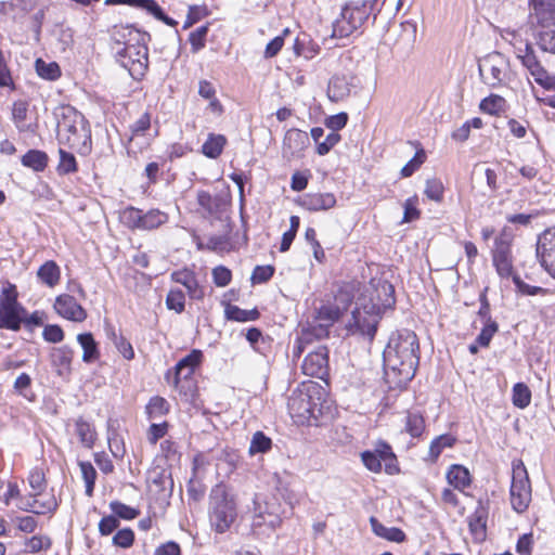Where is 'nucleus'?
Segmentation results:
<instances>
[{
	"label": "nucleus",
	"mask_w": 555,
	"mask_h": 555,
	"mask_svg": "<svg viewBox=\"0 0 555 555\" xmlns=\"http://www.w3.org/2000/svg\"><path fill=\"white\" fill-rule=\"evenodd\" d=\"M455 438L452 435L444 434L434 439L429 447V455L433 460H437L444 448L454 444Z\"/></svg>",
	"instance_id": "obj_47"
},
{
	"label": "nucleus",
	"mask_w": 555,
	"mask_h": 555,
	"mask_svg": "<svg viewBox=\"0 0 555 555\" xmlns=\"http://www.w3.org/2000/svg\"><path fill=\"white\" fill-rule=\"evenodd\" d=\"M260 313L257 309L244 310L234 305H228L225 308V317L228 320L237 322L255 321Z\"/></svg>",
	"instance_id": "obj_41"
},
{
	"label": "nucleus",
	"mask_w": 555,
	"mask_h": 555,
	"mask_svg": "<svg viewBox=\"0 0 555 555\" xmlns=\"http://www.w3.org/2000/svg\"><path fill=\"white\" fill-rule=\"evenodd\" d=\"M59 155H60V162H59V165L56 168L59 175L66 176L69 173H74L78 170L77 162H76L74 154H72L63 149H60Z\"/></svg>",
	"instance_id": "obj_44"
},
{
	"label": "nucleus",
	"mask_w": 555,
	"mask_h": 555,
	"mask_svg": "<svg viewBox=\"0 0 555 555\" xmlns=\"http://www.w3.org/2000/svg\"><path fill=\"white\" fill-rule=\"evenodd\" d=\"M516 56L521 60L522 65L530 70L539 85L546 89L555 88V78L548 76L547 72L541 66L531 44L528 46V51L518 53Z\"/></svg>",
	"instance_id": "obj_19"
},
{
	"label": "nucleus",
	"mask_w": 555,
	"mask_h": 555,
	"mask_svg": "<svg viewBox=\"0 0 555 555\" xmlns=\"http://www.w3.org/2000/svg\"><path fill=\"white\" fill-rule=\"evenodd\" d=\"M47 153L39 150H29L23 157L22 164L25 167L31 168L33 170L40 172L48 166Z\"/></svg>",
	"instance_id": "obj_35"
},
{
	"label": "nucleus",
	"mask_w": 555,
	"mask_h": 555,
	"mask_svg": "<svg viewBox=\"0 0 555 555\" xmlns=\"http://www.w3.org/2000/svg\"><path fill=\"white\" fill-rule=\"evenodd\" d=\"M38 279L48 285L49 287H54L61 278L60 267L55 261L49 260L46 261L37 271Z\"/></svg>",
	"instance_id": "obj_33"
},
{
	"label": "nucleus",
	"mask_w": 555,
	"mask_h": 555,
	"mask_svg": "<svg viewBox=\"0 0 555 555\" xmlns=\"http://www.w3.org/2000/svg\"><path fill=\"white\" fill-rule=\"evenodd\" d=\"M405 430L413 437L418 438L425 430V420L420 412H408Z\"/></svg>",
	"instance_id": "obj_43"
},
{
	"label": "nucleus",
	"mask_w": 555,
	"mask_h": 555,
	"mask_svg": "<svg viewBox=\"0 0 555 555\" xmlns=\"http://www.w3.org/2000/svg\"><path fill=\"white\" fill-rule=\"evenodd\" d=\"M372 531L379 538L386 539L391 542L401 543L405 541V533L397 527H386L379 522L375 517L370 518Z\"/></svg>",
	"instance_id": "obj_29"
},
{
	"label": "nucleus",
	"mask_w": 555,
	"mask_h": 555,
	"mask_svg": "<svg viewBox=\"0 0 555 555\" xmlns=\"http://www.w3.org/2000/svg\"><path fill=\"white\" fill-rule=\"evenodd\" d=\"M79 467L86 483V494L91 496L94 490L96 470L90 462H79Z\"/></svg>",
	"instance_id": "obj_49"
},
{
	"label": "nucleus",
	"mask_w": 555,
	"mask_h": 555,
	"mask_svg": "<svg viewBox=\"0 0 555 555\" xmlns=\"http://www.w3.org/2000/svg\"><path fill=\"white\" fill-rule=\"evenodd\" d=\"M363 297H366V308L380 315L396 302L395 287L388 281L380 279H373L370 282V287Z\"/></svg>",
	"instance_id": "obj_12"
},
{
	"label": "nucleus",
	"mask_w": 555,
	"mask_h": 555,
	"mask_svg": "<svg viewBox=\"0 0 555 555\" xmlns=\"http://www.w3.org/2000/svg\"><path fill=\"white\" fill-rule=\"evenodd\" d=\"M166 306L169 310L181 313L185 308V295L181 289H170L166 297Z\"/></svg>",
	"instance_id": "obj_51"
},
{
	"label": "nucleus",
	"mask_w": 555,
	"mask_h": 555,
	"mask_svg": "<svg viewBox=\"0 0 555 555\" xmlns=\"http://www.w3.org/2000/svg\"><path fill=\"white\" fill-rule=\"evenodd\" d=\"M478 69L483 82L494 88L506 80L509 64L502 53L493 52L480 60Z\"/></svg>",
	"instance_id": "obj_11"
},
{
	"label": "nucleus",
	"mask_w": 555,
	"mask_h": 555,
	"mask_svg": "<svg viewBox=\"0 0 555 555\" xmlns=\"http://www.w3.org/2000/svg\"><path fill=\"white\" fill-rule=\"evenodd\" d=\"M321 395L322 388L313 382L302 383L292 391L287 409L295 423L311 425L312 422L318 421V414L321 413Z\"/></svg>",
	"instance_id": "obj_3"
},
{
	"label": "nucleus",
	"mask_w": 555,
	"mask_h": 555,
	"mask_svg": "<svg viewBox=\"0 0 555 555\" xmlns=\"http://www.w3.org/2000/svg\"><path fill=\"white\" fill-rule=\"evenodd\" d=\"M208 24L198 27L194 31H192L189 36V41L191 43V51L193 53H197L205 47L206 36L208 34Z\"/></svg>",
	"instance_id": "obj_56"
},
{
	"label": "nucleus",
	"mask_w": 555,
	"mask_h": 555,
	"mask_svg": "<svg viewBox=\"0 0 555 555\" xmlns=\"http://www.w3.org/2000/svg\"><path fill=\"white\" fill-rule=\"evenodd\" d=\"M373 452H376V455L382 460L385 466V472L389 475H393L399 473V467L397 464V457L392 452L391 447L384 442L379 441L376 444V448Z\"/></svg>",
	"instance_id": "obj_32"
},
{
	"label": "nucleus",
	"mask_w": 555,
	"mask_h": 555,
	"mask_svg": "<svg viewBox=\"0 0 555 555\" xmlns=\"http://www.w3.org/2000/svg\"><path fill=\"white\" fill-rule=\"evenodd\" d=\"M357 78L353 76H334L327 87V95L331 101L338 102L348 98L357 88Z\"/></svg>",
	"instance_id": "obj_23"
},
{
	"label": "nucleus",
	"mask_w": 555,
	"mask_h": 555,
	"mask_svg": "<svg viewBox=\"0 0 555 555\" xmlns=\"http://www.w3.org/2000/svg\"><path fill=\"white\" fill-rule=\"evenodd\" d=\"M310 145V139L306 131L293 128L286 131L282 153L283 157L291 160L295 157H300L302 152Z\"/></svg>",
	"instance_id": "obj_18"
},
{
	"label": "nucleus",
	"mask_w": 555,
	"mask_h": 555,
	"mask_svg": "<svg viewBox=\"0 0 555 555\" xmlns=\"http://www.w3.org/2000/svg\"><path fill=\"white\" fill-rule=\"evenodd\" d=\"M501 36L503 40L513 47L516 55L518 53H522L524 51H528V46L530 43L527 39L522 38L519 30L506 28L502 31Z\"/></svg>",
	"instance_id": "obj_40"
},
{
	"label": "nucleus",
	"mask_w": 555,
	"mask_h": 555,
	"mask_svg": "<svg viewBox=\"0 0 555 555\" xmlns=\"http://www.w3.org/2000/svg\"><path fill=\"white\" fill-rule=\"evenodd\" d=\"M208 14L206 7L190 5L183 28H189Z\"/></svg>",
	"instance_id": "obj_61"
},
{
	"label": "nucleus",
	"mask_w": 555,
	"mask_h": 555,
	"mask_svg": "<svg viewBox=\"0 0 555 555\" xmlns=\"http://www.w3.org/2000/svg\"><path fill=\"white\" fill-rule=\"evenodd\" d=\"M0 328L18 331L26 309L17 301V292L14 285L9 284L1 292Z\"/></svg>",
	"instance_id": "obj_9"
},
{
	"label": "nucleus",
	"mask_w": 555,
	"mask_h": 555,
	"mask_svg": "<svg viewBox=\"0 0 555 555\" xmlns=\"http://www.w3.org/2000/svg\"><path fill=\"white\" fill-rule=\"evenodd\" d=\"M341 137L338 132L331 131L326 138L319 143L317 146V153L320 156H324L330 153V151L340 141Z\"/></svg>",
	"instance_id": "obj_64"
},
{
	"label": "nucleus",
	"mask_w": 555,
	"mask_h": 555,
	"mask_svg": "<svg viewBox=\"0 0 555 555\" xmlns=\"http://www.w3.org/2000/svg\"><path fill=\"white\" fill-rule=\"evenodd\" d=\"M54 309L61 317L74 322H82L87 318L86 310L68 294L56 297Z\"/></svg>",
	"instance_id": "obj_20"
},
{
	"label": "nucleus",
	"mask_w": 555,
	"mask_h": 555,
	"mask_svg": "<svg viewBox=\"0 0 555 555\" xmlns=\"http://www.w3.org/2000/svg\"><path fill=\"white\" fill-rule=\"evenodd\" d=\"M134 30L131 27H115L113 33L117 44L124 43V47L116 50L117 62L129 70L131 76L141 75L147 66V48L144 44L128 43L127 36H131ZM140 36L139 31H135Z\"/></svg>",
	"instance_id": "obj_5"
},
{
	"label": "nucleus",
	"mask_w": 555,
	"mask_h": 555,
	"mask_svg": "<svg viewBox=\"0 0 555 555\" xmlns=\"http://www.w3.org/2000/svg\"><path fill=\"white\" fill-rule=\"evenodd\" d=\"M77 341L82 348V361L93 363L100 358V350L91 333H82L77 336Z\"/></svg>",
	"instance_id": "obj_31"
},
{
	"label": "nucleus",
	"mask_w": 555,
	"mask_h": 555,
	"mask_svg": "<svg viewBox=\"0 0 555 555\" xmlns=\"http://www.w3.org/2000/svg\"><path fill=\"white\" fill-rule=\"evenodd\" d=\"M359 305L352 311V319L347 328L351 334H360L372 340L382 315L366 308V297H362Z\"/></svg>",
	"instance_id": "obj_13"
},
{
	"label": "nucleus",
	"mask_w": 555,
	"mask_h": 555,
	"mask_svg": "<svg viewBox=\"0 0 555 555\" xmlns=\"http://www.w3.org/2000/svg\"><path fill=\"white\" fill-rule=\"evenodd\" d=\"M47 500L48 501L44 502L38 501L33 499L31 494L28 493L27 495L20 498L17 507L21 511L34 513L36 515L53 514L59 507V502L54 494L47 496Z\"/></svg>",
	"instance_id": "obj_22"
},
{
	"label": "nucleus",
	"mask_w": 555,
	"mask_h": 555,
	"mask_svg": "<svg viewBox=\"0 0 555 555\" xmlns=\"http://www.w3.org/2000/svg\"><path fill=\"white\" fill-rule=\"evenodd\" d=\"M73 358L74 350L67 345L52 349L50 361L59 376L67 378L70 375Z\"/></svg>",
	"instance_id": "obj_25"
},
{
	"label": "nucleus",
	"mask_w": 555,
	"mask_h": 555,
	"mask_svg": "<svg viewBox=\"0 0 555 555\" xmlns=\"http://www.w3.org/2000/svg\"><path fill=\"white\" fill-rule=\"evenodd\" d=\"M511 504L515 512L524 513L531 502V485L522 462L513 466Z\"/></svg>",
	"instance_id": "obj_10"
},
{
	"label": "nucleus",
	"mask_w": 555,
	"mask_h": 555,
	"mask_svg": "<svg viewBox=\"0 0 555 555\" xmlns=\"http://www.w3.org/2000/svg\"><path fill=\"white\" fill-rule=\"evenodd\" d=\"M120 221L130 230L152 231L168 221V215L159 209L143 211L133 206H128L120 211Z\"/></svg>",
	"instance_id": "obj_8"
},
{
	"label": "nucleus",
	"mask_w": 555,
	"mask_h": 555,
	"mask_svg": "<svg viewBox=\"0 0 555 555\" xmlns=\"http://www.w3.org/2000/svg\"><path fill=\"white\" fill-rule=\"evenodd\" d=\"M426 160V153L423 149L416 151L414 157L409 160L401 169L403 178L411 177Z\"/></svg>",
	"instance_id": "obj_55"
},
{
	"label": "nucleus",
	"mask_w": 555,
	"mask_h": 555,
	"mask_svg": "<svg viewBox=\"0 0 555 555\" xmlns=\"http://www.w3.org/2000/svg\"><path fill=\"white\" fill-rule=\"evenodd\" d=\"M203 353L201 350L197 349L192 350L188 356L182 358L176 364V383L178 382L180 376H183L184 378L191 376L195 367L201 363Z\"/></svg>",
	"instance_id": "obj_28"
},
{
	"label": "nucleus",
	"mask_w": 555,
	"mask_h": 555,
	"mask_svg": "<svg viewBox=\"0 0 555 555\" xmlns=\"http://www.w3.org/2000/svg\"><path fill=\"white\" fill-rule=\"evenodd\" d=\"M294 51L296 55H302L305 59H312L319 52V46L313 43L309 36L304 34L295 39Z\"/></svg>",
	"instance_id": "obj_39"
},
{
	"label": "nucleus",
	"mask_w": 555,
	"mask_h": 555,
	"mask_svg": "<svg viewBox=\"0 0 555 555\" xmlns=\"http://www.w3.org/2000/svg\"><path fill=\"white\" fill-rule=\"evenodd\" d=\"M272 447V440L267 437L262 431H257L254 434L250 446H249V454L254 455L256 453H266Z\"/></svg>",
	"instance_id": "obj_48"
},
{
	"label": "nucleus",
	"mask_w": 555,
	"mask_h": 555,
	"mask_svg": "<svg viewBox=\"0 0 555 555\" xmlns=\"http://www.w3.org/2000/svg\"><path fill=\"white\" fill-rule=\"evenodd\" d=\"M498 328L499 326L496 322L485 323L481 332L476 338L477 344L481 347H488L493 335L498 332Z\"/></svg>",
	"instance_id": "obj_60"
},
{
	"label": "nucleus",
	"mask_w": 555,
	"mask_h": 555,
	"mask_svg": "<svg viewBox=\"0 0 555 555\" xmlns=\"http://www.w3.org/2000/svg\"><path fill=\"white\" fill-rule=\"evenodd\" d=\"M151 485L155 486L158 491L165 492L166 490L171 491L173 481L171 479L170 474L167 472V469L162 467L153 468L149 473L147 477Z\"/></svg>",
	"instance_id": "obj_36"
},
{
	"label": "nucleus",
	"mask_w": 555,
	"mask_h": 555,
	"mask_svg": "<svg viewBox=\"0 0 555 555\" xmlns=\"http://www.w3.org/2000/svg\"><path fill=\"white\" fill-rule=\"evenodd\" d=\"M171 280L186 288L191 299L202 300L205 297L204 287L199 285L195 273L189 269L177 270L171 273Z\"/></svg>",
	"instance_id": "obj_24"
},
{
	"label": "nucleus",
	"mask_w": 555,
	"mask_h": 555,
	"mask_svg": "<svg viewBox=\"0 0 555 555\" xmlns=\"http://www.w3.org/2000/svg\"><path fill=\"white\" fill-rule=\"evenodd\" d=\"M232 279L231 270L224 266H218L212 269V280L216 286L225 287Z\"/></svg>",
	"instance_id": "obj_63"
},
{
	"label": "nucleus",
	"mask_w": 555,
	"mask_h": 555,
	"mask_svg": "<svg viewBox=\"0 0 555 555\" xmlns=\"http://www.w3.org/2000/svg\"><path fill=\"white\" fill-rule=\"evenodd\" d=\"M492 261L501 278L513 276L514 267L511 243L503 237L495 238L494 248L492 250Z\"/></svg>",
	"instance_id": "obj_17"
},
{
	"label": "nucleus",
	"mask_w": 555,
	"mask_h": 555,
	"mask_svg": "<svg viewBox=\"0 0 555 555\" xmlns=\"http://www.w3.org/2000/svg\"><path fill=\"white\" fill-rule=\"evenodd\" d=\"M35 65L36 72L41 78L55 80L61 75L60 66L55 62L46 63L41 59H38Z\"/></svg>",
	"instance_id": "obj_46"
},
{
	"label": "nucleus",
	"mask_w": 555,
	"mask_h": 555,
	"mask_svg": "<svg viewBox=\"0 0 555 555\" xmlns=\"http://www.w3.org/2000/svg\"><path fill=\"white\" fill-rule=\"evenodd\" d=\"M227 144V138L223 134L209 133L207 140L202 145V152L209 158H217Z\"/></svg>",
	"instance_id": "obj_34"
},
{
	"label": "nucleus",
	"mask_w": 555,
	"mask_h": 555,
	"mask_svg": "<svg viewBox=\"0 0 555 555\" xmlns=\"http://www.w3.org/2000/svg\"><path fill=\"white\" fill-rule=\"evenodd\" d=\"M448 482L454 487V489L463 491L472 483L469 470L462 465H452L447 473Z\"/></svg>",
	"instance_id": "obj_30"
},
{
	"label": "nucleus",
	"mask_w": 555,
	"mask_h": 555,
	"mask_svg": "<svg viewBox=\"0 0 555 555\" xmlns=\"http://www.w3.org/2000/svg\"><path fill=\"white\" fill-rule=\"evenodd\" d=\"M386 374H393L398 384H406L415 376L420 363V344L410 330L392 333L383 353Z\"/></svg>",
	"instance_id": "obj_1"
},
{
	"label": "nucleus",
	"mask_w": 555,
	"mask_h": 555,
	"mask_svg": "<svg viewBox=\"0 0 555 555\" xmlns=\"http://www.w3.org/2000/svg\"><path fill=\"white\" fill-rule=\"evenodd\" d=\"M146 410L151 418H156L168 412V403L162 397H153L150 400Z\"/></svg>",
	"instance_id": "obj_58"
},
{
	"label": "nucleus",
	"mask_w": 555,
	"mask_h": 555,
	"mask_svg": "<svg viewBox=\"0 0 555 555\" xmlns=\"http://www.w3.org/2000/svg\"><path fill=\"white\" fill-rule=\"evenodd\" d=\"M336 197L333 193H307L299 196L296 203L309 211L328 210L336 205Z\"/></svg>",
	"instance_id": "obj_21"
},
{
	"label": "nucleus",
	"mask_w": 555,
	"mask_h": 555,
	"mask_svg": "<svg viewBox=\"0 0 555 555\" xmlns=\"http://www.w3.org/2000/svg\"><path fill=\"white\" fill-rule=\"evenodd\" d=\"M55 117L57 121V131L62 137L66 134V142L70 145H75L77 139L83 137L89 139V130L86 128V120L82 114H80L75 107L70 105L60 106L55 111Z\"/></svg>",
	"instance_id": "obj_7"
},
{
	"label": "nucleus",
	"mask_w": 555,
	"mask_h": 555,
	"mask_svg": "<svg viewBox=\"0 0 555 555\" xmlns=\"http://www.w3.org/2000/svg\"><path fill=\"white\" fill-rule=\"evenodd\" d=\"M530 13L537 46L555 54V0H530Z\"/></svg>",
	"instance_id": "obj_4"
},
{
	"label": "nucleus",
	"mask_w": 555,
	"mask_h": 555,
	"mask_svg": "<svg viewBox=\"0 0 555 555\" xmlns=\"http://www.w3.org/2000/svg\"><path fill=\"white\" fill-rule=\"evenodd\" d=\"M361 460L363 465L373 473H380L383 469V462L376 455V452L364 451L361 453Z\"/></svg>",
	"instance_id": "obj_59"
},
{
	"label": "nucleus",
	"mask_w": 555,
	"mask_h": 555,
	"mask_svg": "<svg viewBox=\"0 0 555 555\" xmlns=\"http://www.w3.org/2000/svg\"><path fill=\"white\" fill-rule=\"evenodd\" d=\"M537 257L545 271L555 279V227L546 229L539 235Z\"/></svg>",
	"instance_id": "obj_15"
},
{
	"label": "nucleus",
	"mask_w": 555,
	"mask_h": 555,
	"mask_svg": "<svg viewBox=\"0 0 555 555\" xmlns=\"http://www.w3.org/2000/svg\"><path fill=\"white\" fill-rule=\"evenodd\" d=\"M301 370L307 376L323 378L328 371L327 347L319 346L315 350L310 351L304 359Z\"/></svg>",
	"instance_id": "obj_16"
},
{
	"label": "nucleus",
	"mask_w": 555,
	"mask_h": 555,
	"mask_svg": "<svg viewBox=\"0 0 555 555\" xmlns=\"http://www.w3.org/2000/svg\"><path fill=\"white\" fill-rule=\"evenodd\" d=\"M340 309L336 305H323L318 310L317 320L332 325L340 317Z\"/></svg>",
	"instance_id": "obj_53"
},
{
	"label": "nucleus",
	"mask_w": 555,
	"mask_h": 555,
	"mask_svg": "<svg viewBox=\"0 0 555 555\" xmlns=\"http://www.w3.org/2000/svg\"><path fill=\"white\" fill-rule=\"evenodd\" d=\"M119 527V520L115 515L103 516L99 522V532L102 537L112 534Z\"/></svg>",
	"instance_id": "obj_62"
},
{
	"label": "nucleus",
	"mask_w": 555,
	"mask_h": 555,
	"mask_svg": "<svg viewBox=\"0 0 555 555\" xmlns=\"http://www.w3.org/2000/svg\"><path fill=\"white\" fill-rule=\"evenodd\" d=\"M487 519L488 508L483 505L482 501L479 500L474 514L468 518V527L470 532L480 540L486 535Z\"/></svg>",
	"instance_id": "obj_27"
},
{
	"label": "nucleus",
	"mask_w": 555,
	"mask_h": 555,
	"mask_svg": "<svg viewBox=\"0 0 555 555\" xmlns=\"http://www.w3.org/2000/svg\"><path fill=\"white\" fill-rule=\"evenodd\" d=\"M376 0H350L333 22V37L345 38L362 27L373 12Z\"/></svg>",
	"instance_id": "obj_6"
},
{
	"label": "nucleus",
	"mask_w": 555,
	"mask_h": 555,
	"mask_svg": "<svg viewBox=\"0 0 555 555\" xmlns=\"http://www.w3.org/2000/svg\"><path fill=\"white\" fill-rule=\"evenodd\" d=\"M28 485L31 489L29 492L31 496L42 495L48 486L43 470L37 467L31 469L28 475Z\"/></svg>",
	"instance_id": "obj_42"
},
{
	"label": "nucleus",
	"mask_w": 555,
	"mask_h": 555,
	"mask_svg": "<svg viewBox=\"0 0 555 555\" xmlns=\"http://www.w3.org/2000/svg\"><path fill=\"white\" fill-rule=\"evenodd\" d=\"M208 518L217 533L227 532L237 518V503L231 489L220 482L211 488L208 502Z\"/></svg>",
	"instance_id": "obj_2"
},
{
	"label": "nucleus",
	"mask_w": 555,
	"mask_h": 555,
	"mask_svg": "<svg viewBox=\"0 0 555 555\" xmlns=\"http://www.w3.org/2000/svg\"><path fill=\"white\" fill-rule=\"evenodd\" d=\"M134 532L130 528L119 529L113 537L112 543L116 547L129 548L133 545Z\"/></svg>",
	"instance_id": "obj_54"
},
{
	"label": "nucleus",
	"mask_w": 555,
	"mask_h": 555,
	"mask_svg": "<svg viewBox=\"0 0 555 555\" xmlns=\"http://www.w3.org/2000/svg\"><path fill=\"white\" fill-rule=\"evenodd\" d=\"M51 540L46 535H33L25 542V551L28 553H38L49 548Z\"/></svg>",
	"instance_id": "obj_57"
},
{
	"label": "nucleus",
	"mask_w": 555,
	"mask_h": 555,
	"mask_svg": "<svg viewBox=\"0 0 555 555\" xmlns=\"http://www.w3.org/2000/svg\"><path fill=\"white\" fill-rule=\"evenodd\" d=\"M444 186L440 179L433 178L426 181L424 193L425 195L437 203L443 199Z\"/></svg>",
	"instance_id": "obj_50"
},
{
	"label": "nucleus",
	"mask_w": 555,
	"mask_h": 555,
	"mask_svg": "<svg viewBox=\"0 0 555 555\" xmlns=\"http://www.w3.org/2000/svg\"><path fill=\"white\" fill-rule=\"evenodd\" d=\"M109 508H111L113 515H115V517H117V519L121 518L125 520H131V519H134L139 515L138 509H135L129 505H126L119 501H112L109 503Z\"/></svg>",
	"instance_id": "obj_52"
},
{
	"label": "nucleus",
	"mask_w": 555,
	"mask_h": 555,
	"mask_svg": "<svg viewBox=\"0 0 555 555\" xmlns=\"http://www.w3.org/2000/svg\"><path fill=\"white\" fill-rule=\"evenodd\" d=\"M479 108L481 112L489 115H500L505 112L506 101L501 95L491 94L481 100Z\"/></svg>",
	"instance_id": "obj_37"
},
{
	"label": "nucleus",
	"mask_w": 555,
	"mask_h": 555,
	"mask_svg": "<svg viewBox=\"0 0 555 555\" xmlns=\"http://www.w3.org/2000/svg\"><path fill=\"white\" fill-rule=\"evenodd\" d=\"M197 204L210 216L220 215L225 211L229 199L227 195H211L209 192L201 190L197 192Z\"/></svg>",
	"instance_id": "obj_26"
},
{
	"label": "nucleus",
	"mask_w": 555,
	"mask_h": 555,
	"mask_svg": "<svg viewBox=\"0 0 555 555\" xmlns=\"http://www.w3.org/2000/svg\"><path fill=\"white\" fill-rule=\"evenodd\" d=\"M75 427L76 434L79 437L80 442L86 448H92L96 436L93 426L80 417L76 421Z\"/></svg>",
	"instance_id": "obj_38"
},
{
	"label": "nucleus",
	"mask_w": 555,
	"mask_h": 555,
	"mask_svg": "<svg viewBox=\"0 0 555 555\" xmlns=\"http://www.w3.org/2000/svg\"><path fill=\"white\" fill-rule=\"evenodd\" d=\"M282 519L280 516V506L275 501L257 502L251 521V529L256 534H263L267 530L272 531L280 526Z\"/></svg>",
	"instance_id": "obj_14"
},
{
	"label": "nucleus",
	"mask_w": 555,
	"mask_h": 555,
	"mask_svg": "<svg viewBox=\"0 0 555 555\" xmlns=\"http://www.w3.org/2000/svg\"><path fill=\"white\" fill-rule=\"evenodd\" d=\"M531 391L524 383H517L513 387V403L519 409H525L530 404Z\"/></svg>",
	"instance_id": "obj_45"
}]
</instances>
